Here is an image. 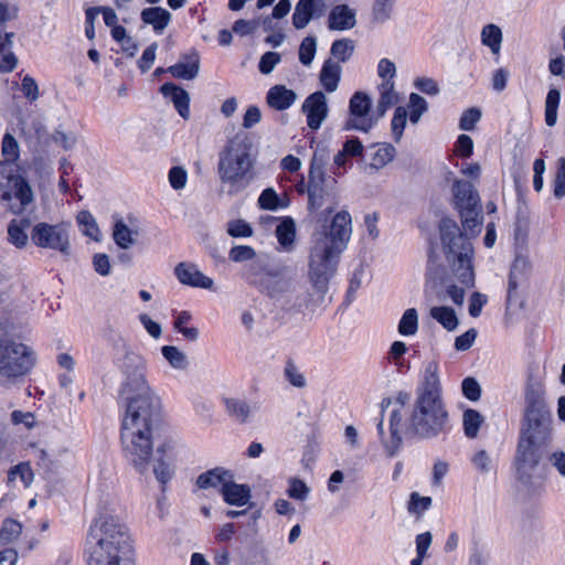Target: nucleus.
<instances>
[{
  "label": "nucleus",
  "instance_id": "c03bdc74",
  "mask_svg": "<svg viewBox=\"0 0 565 565\" xmlns=\"http://www.w3.org/2000/svg\"><path fill=\"white\" fill-rule=\"evenodd\" d=\"M2 173L7 163L17 162L20 158V147L15 138L11 134L2 137Z\"/></svg>",
  "mask_w": 565,
  "mask_h": 565
},
{
  "label": "nucleus",
  "instance_id": "9d476101",
  "mask_svg": "<svg viewBox=\"0 0 565 565\" xmlns=\"http://www.w3.org/2000/svg\"><path fill=\"white\" fill-rule=\"evenodd\" d=\"M70 227L71 225L65 222L56 224L39 222L31 230V241L39 248L53 249L70 256Z\"/></svg>",
  "mask_w": 565,
  "mask_h": 565
},
{
  "label": "nucleus",
  "instance_id": "0eeeda50",
  "mask_svg": "<svg viewBox=\"0 0 565 565\" xmlns=\"http://www.w3.org/2000/svg\"><path fill=\"white\" fill-rule=\"evenodd\" d=\"M550 443L519 438L514 466L518 480L525 487H533L535 480L543 481L547 475V457Z\"/></svg>",
  "mask_w": 565,
  "mask_h": 565
},
{
  "label": "nucleus",
  "instance_id": "5fc2aeb1",
  "mask_svg": "<svg viewBox=\"0 0 565 565\" xmlns=\"http://www.w3.org/2000/svg\"><path fill=\"white\" fill-rule=\"evenodd\" d=\"M430 497H422L417 492H412L409 495L407 510L411 514L422 515L431 507Z\"/></svg>",
  "mask_w": 565,
  "mask_h": 565
},
{
  "label": "nucleus",
  "instance_id": "de8ad7c7",
  "mask_svg": "<svg viewBox=\"0 0 565 565\" xmlns=\"http://www.w3.org/2000/svg\"><path fill=\"white\" fill-rule=\"evenodd\" d=\"M161 353L170 366L175 370H185L189 365L186 355L174 345H163Z\"/></svg>",
  "mask_w": 565,
  "mask_h": 565
},
{
  "label": "nucleus",
  "instance_id": "393cba45",
  "mask_svg": "<svg viewBox=\"0 0 565 565\" xmlns=\"http://www.w3.org/2000/svg\"><path fill=\"white\" fill-rule=\"evenodd\" d=\"M223 500L230 505L243 507L248 503L252 493L247 484H238L228 479L221 489Z\"/></svg>",
  "mask_w": 565,
  "mask_h": 565
},
{
  "label": "nucleus",
  "instance_id": "58836bf2",
  "mask_svg": "<svg viewBox=\"0 0 565 565\" xmlns=\"http://www.w3.org/2000/svg\"><path fill=\"white\" fill-rule=\"evenodd\" d=\"M471 259L472 256H463L456 259L455 275L458 281L466 287H472L475 285V273Z\"/></svg>",
  "mask_w": 565,
  "mask_h": 565
},
{
  "label": "nucleus",
  "instance_id": "f704fd0d",
  "mask_svg": "<svg viewBox=\"0 0 565 565\" xmlns=\"http://www.w3.org/2000/svg\"><path fill=\"white\" fill-rule=\"evenodd\" d=\"M257 204L262 210L278 211L286 209L289 201L281 199L273 188H266L259 194Z\"/></svg>",
  "mask_w": 565,
  "mask_h": 565
},
{
  "label": "nucleus",
  "instance_id": "603ef678",
  "mask_svg": "<svg viewBox=\"0 0 565 565\" xmlns=\"http://www.w3.org/2000/svg\"><path fill=\"white\" fill-rule=\"evenodd\" d=\"M409 120L412 124H417L420 117L427 111L428 104L424 97L416 93L409 95Z\"/></svg>",
  "mask_w": 565,
  "mask_h": 565
},
{
  "label": "nucleus",
  "instance_id": "ea45409f",
  "mask_svg": "<svg viewBox=\"0 0 565 565\" xmlns=\"http://www.w3.org/2000/svg\"><path fill=\"white\" fill-rule=\"evenodd\" d=\"M354 41L348 38L334 40L330 47V54L337 63L348 62L354 53Z\"/></svg>",
  "mask_w": 565,
  "mask_h": 565
},
{
  "label": "nucleus",
  "instance_id": "e2e57ef3",
  "mask_svg": "<svg viewBox=\"0 0 565 565\" xmlns=\"http://www.w3.org/2000/svg\"><path fill=\"white\" fill-rule=\"evenodd\" d=\"M168 179L173 190H182L186 185L188 172L180 166H174L169 170Z\"/></svg>",
  "mask_w": 565,
  "mask_h": 565
},
{
  "label": "nucleus",
  "instance_id": "0e129e2a",
  "mask_svg": "<svg viewBox=\"0 0 565 565\" xmlns=\"http://www.w3.org/2000/svg\"><path fill=\"white\" fill-rule=\"evenodd\" d=\"M380 98L379 102L388 106L390 108L395 105L398 100V96L394 90L393 81H384L380 86Z\"/></svg>",
  "mask_w": 565,
  "mask_h": 565
},
{
  "label": "nucleus",
  "instance_id": "b1692460",
  "mask_svg": "<svg viewBox=\"0 0 565 565\" xmlns=\"http://www.w3.org/2000/svg\"><path fill=\"white\" fill-rule=\"evenodd\" d=\"M159 90L164 98H169L173 103L175 110L183 119H189L190 95L184 88L168 82L161 85Z\"/></svg>",
  "mask_w": 565,
  "mask_h": 565
},
{
  "label": "nucleus",
  "instance_id": "680f3d73",
  "mask_svg": "<svg viewBox=\"0 0 565 565\" xmlns=\"http://www.w3.org/2000/svg\"><path fill=\"white\" fill-rule=\"evenodd\" d=\"M253 233V227L244 220H234L227 224V234L232 237H250Z\"/></svg>",
  "mask_w": 565,
  "mask_h": 565
},
{
  "label": "nucleus",
  "instance_id": "bb28decb",
  "mask_svg": "<svg viewBox=\"0 0 565 565\" xmlns=\"http://www.w3.org/2000/svg\"><path fill=\"white\" fill-rule=\"evenodd\" d=\"M321 4L311 0H299L292 13V25L297 30L305 29L315 17H320L321 10L318 11Z\"/></svg>",
  "mask_w": 565,
  "mask_h": 565
},
{
  "label": "nucleus",
  "instance_id": "c9c22d12",
  "mask_svg": "<svg viewBox=\"0 0 565 565\" xmlns=\"http://www.w3.org/2000/svg\"><path fill=\"white\" fill-rule=\"evenodd\" d=\"M34 475L29 462H20L8 471V486H15L19 480L23 488L33 481Z\"/></svg>",
  "mask_w": 565,
  "mask_h": 565
},
{
  "label": "nucleus",
  "instance_id": "6e6d98bb",
  "mask_svg": "<svg viewBox=\"0 0 565 565\" xmlns=\"http://www.w3.org/2000/svg\"><path fill=\"white\" fill-rule=\"evenodd\" d=\"M256 252L248 245H235L230 249L228 258L234 263L254 262Z\"/></svg>",
  "mask_w": 565,
  "mask_h": 565
},
{
  "label": "nucleus",
  "instance_id": "3c124183",
  "mask_svg": "<svg viewBox=\"0 0 565 565\" xmlns=\"http://www.w3.org/2000/svg\"><path fill=\"white\" fill-rule=\"evenodd\" d=\"M407 124V110L403 106H398L394 110V115L391 121L392 135L396 142H398L404 134V129Z\"/></svg>",
  "mask_w": 565,
  "mask_h": 565
},
{
  "label": "nucleus",
  "instance_id": "09e8293b",
  "mask_svg": "<svg viewBox=\"0 0 565 565\" xmlns=\"http://www.w3.org/2000/svg\"><path fill=\"white\" fill-rule=\"evenodd\" d=\"M317 52V39L313 35H307L299 45L298 56L302 65H311Z\"/></svg>",
  "mask_w": 565,
  "mask_h": 565
},
{
  "label": "nucleus",
  "instance_id": "4d7b16f0",
  "mask_svg": "<svg viewBox=\"0 0 565 565\" xmlns=\"http://www.w3.org/2000/svg\"><path fill=\"white\" fill-rule=\"evenodd\" d=\"M553 193L556 199L565 196V157L557 160V169L553 182Z\"/></svg>",
  "mask_w": 565,
  "mask_h": 565
},
{
  "label": "nucleus",
  "instance_id": "423d86ee",
  "mask_svg": "<svg viewBox=\"0 0 565 565\" xmlns=\"http://www.w3.org/2000/svg\"><path fill=\"white\" fill-rule=\"evenodd\" d=\"M161 416L125 415L121 423V445L126 459L145 473L153 454L152 427Z\"/></svg>",
  "mask_w": 565,
  "mask_h": 565
},
{
  "label": "nucleus",
  "instance_id": "cd10ccee",
  "mask_svg": "<svg viewBox=\"0 0 565 565\" xmlns=\"http://www.w3.org/2000/svg\"><path fill=\"white\" fill-rule=\"evenodd\" d=\"M140 19L145 24L151 25L156 33L160 34L170 23L171 13L162 7H149L141 11Z\"/></svg>",
  "mask_w": 565,
  "mask_h": 565
},
{
  "label": "nucleus",
  "instance_id": "69168bd1",
  "mask_svg": "<svg viewBox=\"0 0 565 565\" xmlns=\"http://www.w3.org/2000/svg\"><path fill=\"white\" fill-rule=\"evenodd\" d=\"M22 533V524L14 519H6L2 521V542L13 541Z\"/></svg>",
  "mask_w": 565,
  "mask_h": 565
},
{
  "label": "nucleus",
  "instance_id": "f3484780",
  "mask_svg": "<svg viewBox=\"0 0 565 565\" xmlns=\"http://www.w3.org/2000/svg\"><path fill=\"white\" fill-rule=\"evenodd\" d=\"M307 117V125L311 130H318L328 117L329 107L324 93L317 90L310 94L301 106Z\"/></svg>",
  "mask_w": 565,
  "mask_h": 565
},
{
  "label": "nucleus",
  "instance_id": "a878e982",
  "mask_svg": "<svg viewBox=\"0 0 565 565\" xmlns=\"http://www.w3.org/2000/svg\"><path fill=\"white\" fill-rule=\"evenodd\" d=\"M297 99V94L284 85L270 87L266 95L267 104L275 110H286L290 108Z\"/></svg>",
  "mask_w": 565,
  "mask_h": 565
},
{
  "label": "nucleus",
  "instance_id": "4c0bfd02",
  "mask_svg": "<svg viewBox=\"0 0 565 565\" xmlns=\"http://www.w3.org/2000/svg\"><path fill=\"white\" fill-rule=\"evenodd\" d=\"M225 408L227 414L238 423L247 422L250 415V406L247 401L242 398H225Z\"/></svg>",
  "mask_w": 565,
  "mask_h": 565
},
{
  "label": "nucleus",
  "instance_id": "72a5a7b5",
  "mask_svg": "<svg viewBox=\"0 0 565 565\" xmlns=\"http://www.w3.org/2000/svg\"><path fill=\"white\" fill-rule=\"evenodd\" d=\"M137 234L138 233L130 230L121 218L117 220L114 224V242L122 249H128L136 243L135 235Z\"/></svg>",
  "mask_w": 565,
  "mask_h": 565
},
{
  "label": "nucleus",
  "instance_id": "412c9836",
  "mask_svg": "<svg viewBox=\"0 0 565 565\" xmlns=\"http://www.w3.org/2000/svg\"><path fill=\"white\" fill-rule=\"evenodd\" d=\"M174 275L182 285L190 287L211 289L214 284L213 279L191 263H179L174 268Z\"/></svg>",
  "mask_w": 565,
  "mask_h": 565
},
{
  "label": "nucleus",
  "instance_id": "052dcab7",
  "mask_svg": "<svg viewBox=\"0 0 565 565\" xmlns=\"http://www.w3.org/2000/svg\"><path fill=\"white\" fill-rule=\"evenodd\" d=\"M481 118V111L477 107L466 109L459 120V128L463 131H471Z\"/></svg>",
  "mask_w": 565,
  "mask_h": 565
},
{
  "label": "nucleus",
  "instance_id": "774afa93",
  "mask_svg": "<svg viewBox=\"0 0 565 565\" xmlns=\"http://www.w3.org/2000/svg\"><path fill=\"white\" fill-rule=\"evenodd\" d=\"M281 61L280 54L277 52H266L262 55L259 63H258V70L262 74L267 75L273 72L275 66L279 64Z\"/></svg>",
  "mask_w": 565,
  "mask_h": 565
},
{
  "label": "nucleus",
  "instance_id": "39448f33",
  "mask_svg": "<svg viewBox=\"0 0 565 565\" xmlns=\"http://www.w3.org/2000/svg\"><path fill=\"white\" fill-rule=\"evenodd\" d=\"M256 159L253 142L246 134H236L218 154L217 173L227 193L235 195L246 189L254 179Z\"/></svg>",
  "mask_w": 565,
  "mask_h": 565
},
{
  "label": "nucleus",
  "instance_id": "49530a36",
  "mask_svg": "<svg viewBox=\"0 0 565 565\" xmlns=\"http://www.w3.org/2000/svg\"><path fill=\"white\" fill-rule=\"evenodd\" d=\"M481 41L483 45L490 47L492 53H499L502 42L501 29L495 24L486 25L481 32Z\"/></svg>",
  "mask_w": 565,
  "mask_h": 565
},
{
  "label": "nucleus",
  "instance_id": "864d4df0",
  "mask_svg": "<svg viewBox=\"0 0 565 565\" xmlns=\"http://www.w3.org/2000/svg\"><path fill=\"white\" fill-rule=\"evenodd\" d=\"M394 7V0H375L372 8V18L374 22L384 23L391 19Z\"/></svg>",
  "mask_w": 565,
  "mask_h": 565
},
{
  "label": "nucleus",
  "instance_id": "79ce46f5",
  "mask_svg": "<svg viewBox=\"0 0 565 565\" xmlns=\"http://www.w3.org/2000/svg\"><path fill=\"white\" fill-rule=\"evenodd\" d=\"M561 102V92L555 87H551L545 98V124L553 127L557 121V109Z\"/></svg>",
  "mask_w": 565,
  "mask_h": 565
},
{
  "label": "nucleus",
  "instance_id": "6e6552de",
  "mask_svg": "<svg viewBox=\"0 0 565 565\" xmlns=\"http://www.w3.org/2000/svg\"><path fill=\"white\" fill-rule=\"evenodd\" d=\"M285 271L284 266L269 264L258 258L244 266L243 278L260 292L270 298H277L285 294L290 286V279Z\"/></svg>",
  "mask_w": 565,
  "mask_h": 565
},
{
  "label": "nucleus",
  "instance_id": "8fccbe9b",
  "mask_svg": "<svg viewBox=\"0 0 565 565\" xmlns=\"http://www.w3.org/2000/svg\"><path fill=\"white\" fill-rule=\"evenodd\" d=\"M77 223L84 226V234L93 238L94 241L99 239L100 231L96 223L95 217L89 211H81L77 214Z\"/></svg>",
  "mask_w": 565,
  "mask_h": 565
},
{
  "label": "nucleus",
  "instance_id": "a19ab883",
  "mask_svg": "<svg viewBox=\"0 0 565 565\" xmlns=\"http://www.w3.org/2000/svg\"><path fill=\"white\" fill-rule=\"evenodd\" d=\"M396 149L391 143H382L377 150L373 153L370 162V169L380 170L388 164L395 158Z\"/></svg>",
  "mask_w": 565,
  "mask_h": 565
},
{
  "label": "nucleus",
  "instance_id": "2eb2a0df",
  "mask_svg": "<svg viewBox=\"0 0 565 565\" xmlns=\"http://www.w3.org/2000/svg\"><path fill=\"white\" fill-rule=\"evenodd\" d=\"M551 424L550 409L525 411L520 437L551 443Z\"/></svg>",
  "mask_w": 565,
  "mask_h": 565
},
{
  "label": "nucleus",
  "instance_id": "a18cd8bd",
  "mask_svg": "<svg viewBox=\"0 0 565 565\" xmlns=\"http://www.w3.org/2000/svg\"><path fill=\"white\" fill-rule=\"evenodd\" d=\"M525 411L548 409L544 392L539 385L530 384L525 391Z\"/></svg>",
  "mask_w": 565,
  "mask_h": 565
},
{
  "label": "nucleus",
  "instance_id": "6ab92c4d",
  "mask_svg": "<svg viewBox=\"0 0 565 565\" xmlns=\"http://www.w3.org/2000/svg\"><path fill=\"white\" fill-rule=\"evenodd\" d=\"M531 275V263L530 260L522 256L518 255L510 268L509 279H508V295L507 301L511 303L514 299L518 298V289L521 286L527 284Z\"/></svg>",
  "mask_w": 565,
  "mask_h": 565
},
{
  "label": "nucleus",
  "instance_id": "4be33fe9",
  "mask_svg": "<svg viewBox=\"0 0 565 565\" xmlns=\"http://www.w3.org/2000/svg\"><path fill=\"white\" fill-rule=\"evenodd\" d=\"M328 29L331 31H347L356 25V10L349 4L333 6L327 19Z\"/></svg>",
  "mask_w": 565,
  "mask_h": 565
},
{
  "label": "nucleus",
  "instance_id": "f03ea898",
  "mask_svg": "<svg viewBox=\"0 0 565 565\" xmlns=\"http://www.w3.org/2000/svg\"><path fill=\"white\" fill-rule=\"evenodd\" d=\"M438 369V363L434 361L425 366L415 402L403 424L404 433L409 438L445 439L452 430L449 412L441 395Z\"/></svg>",
  "mask_w": 565,
  "mask_h": 565
},
{
  "label": "nucleus",
  "instance_id": "aec40b11",
  "mask_svg": "<svg viewBox=\"0 0 565 565\" xmlns=\"http://www.w3.org/2000/svg\"><path fill=\"white\" fill-rule=\"evenodd\" d=\"M454 204L458 212L480 207V196L473 184L467 180H455L452 184Z\"/></svg>",
  "mask_w": 565,
  "mask_h": 565
},
{
  "label": "nucleus",
  "instance_id": "37998d69",
  "mask_svg": "<svg viewBox=\"0 0 565 565\" xmlns=\"http://www.w3.org/2000/svg\"><path fill=\"white\" fill-rule=\"evenodd\" d=\"M418 330V313L415 308H409L404 311L397 326V331L403 337H411L416 334Z\"/></svg>",
  "mask_w": 565,
  "mask_h": 565
},
{
  "label": "nucleus",
  "instance_id": "4468645a",
  "mask_svg": "<svg viewBox=\"0 0 565 565\" xmlns=\"http://www.w3.org/2000/svg\"><path fill=\"white\" fill-rule=\"evenodd\" d=\"M371 108V97L364 92H355L349 100V116L342 129L369 132L377 121V118L370 116Z\"/></svg>",
  "mask_w": 565,
  "mask_h": 565
},
{
  "label": "nucleus",
  "instance_id": "13d9d810",
  "mask_svg": "<svg viewBox=\"0 0 565 565\" xmlns=\"http://www.w3.org/2000/svg\"><path fill=\"white\" fill-rule=\"evenodd\" d=\"M329 162V152L324 148L315 150L310 161L309 173H326V166Z\"/></svg>",
  "mask_w": 565,
  "mask_h": 565
},
{
  "label": "nucleus",
  "instance_id": "9b49d317",
  "mask_svg": "<svg viewBox=\"0 0 565 565\" xmlns=\"http://www.w3.org/2000/svg\"><path fill=\"white\" fill-rule=\"evenodd\" d=\"M409 396L405 392H399L394 399L395 407L392 409L388 418L390 423V435L386 436L383 429V419H379L376 424L377 435L381 444L391 458L395 457L402 447L403 438L401 435V428L403 427V415L402 409L408 402Z\"/></svg>",
  "mask_w": 565,
  "mask_h": 565
},
{
  "label": "nucleus",
  "instance_id": "c85d7f7f",
  "mask_svg": "<svg viewBox=\"0 0 565 565\" xmlns=\"http://www.w3.org/2000/svg\"><path fill=\"white\" fill-rule=\"evenodd\" d=\"M228 479H233V473L230 470H226L222 467H215L201 473L196 478L195 483L199 489L205 490L210 488H220L221 490L223 484L226 483Z\"/></svg>",
  "mask_w": 565,
  "mask_h": 565
},
{
  "label": "nucleus",
  "instance_id": "7c9ffc66",
  "mask_svg": "<svg viewBox=\"0 0 565 565\" xmlns=\"http://www.w3.org/2000/svg\"><path fill=\"white\" fill-rule=\"evenodd\" d=\"M462 227L465 230L463 234H467L468 237H476L481 232L482 226V209L472 207L466 209L459 212Z\"/></svg>",
  "mask_w": 565,
  "mask_h": 565
},
{
  "label": "nucleus",
  "instance_id": "338daca9",
  "mask_svg": "<svg viewBox=\"0 0 565 565\" xmlns=\"http://www.w3.org/2000/svg\"><path fill=\"white\" fill-rule=\"evenodd\" d=\"M286 380L295 387H303L306 385V379L302 373L299 372L296 364L288 360L284 370Z\"/></svg>",
  "mask_w": 565,
  "mask_h": 565
},
{
  "label": "nucleus",
  "instance_id": "ddd939ff",
  "mask_svg": "<svg viewBox=\"0 0 565 565\" xmlns=\"http://www.w3.org/2000/svg\"><path fill=\"white\" fill-rule=\"evenodd\" d=\"M15 167V173H9L6 177L2 201L15 200L17 203L10 205V210L13 214H21L34 201V193L30 182L24 177V171L20 166L17 164Z\"/></svg>",
  "mask_w": 565,
  "mask_h": 565
},
{
  "label": "nucleus",
  "instance_id": "1a4fd4ad",
  "mask_svg": "<svg viewBox=\"0 0 565 565\" xmlns=\"http://www.w3.org/2000/svg\"><path fill=\"white\" fill-rule=\"evenodd\" d=\"M10 329H14L8 321L2 322V377L7 381L24 377L34 366L35 355L31 348L8 339Z\"/></svg>",
  "mask_w": 565,
  "mask_h": 565
},
{
  "label": "nucleus",
  "instance_id": "f257e3e1",
  "mask_svg": "<svg viewBox=\"0 0 565 565\" xmlns=\"http://www.w3.org/2000/svg\"><path fill=\"white\" fill-rule=\"evenodd\" d=\"M352 234V217L348 211L333 214L328 207L316 215L311 234L309 280L317 295L316 307L326 308L329 282L337 271L340 255L347 249Z\"/></svg>",
  "mask_w": 565,
  "mask_h": 565
},
{
  "label": "nucleus",
  "instance_id": "473e14b6",
  "mask_svg": "<svg viewBox=\"0 0 565 565\" xmlns=\"http://www.w3.org/2000/svg\"><path fill=\"white\" fill-rule=\"evenodd\" d=\"M429 313L447 331L456 330L459 324V319L451 307L436 306L430 309Z\"/></svg>",
  "mask_w": 565,
  "mask_h": 565
},
{
  "label": "nucleus",
  "instance_id": "20e7f679",
  "mask_svg": "<svg viewBox=\"0 0 565 565\" xmlns=\"http://www.w3.org/2000/svg\"><path fill=\"white\" fill-rule=\"evenodd\" d=\"M124 380L118 391L119 401L126 407L125 415L161 416V403L146 380V362L128 351L118 364Z\"/></svg>",
  "mask_w": 565,
  "mask_h": 565
},
{
  "label": "nucleus",
  "instance_id": "5701e85b",
  "mask_svg": "<svg viewBox=\"0 0 565 565\" xmlns=\"http://www.w3.org/2000/svg\"><path fill=\"white\" fill-rule=\"evenodd\" d=\"M174 78L192 81L200 72V55L196 50L192 49L190 52L180 56V61L167 68Z\"/></svg>",
  "mask_w": 565,
  "mask_h": 565
},
{
  "label": "nucleus",
  "instance_id": "bf43d9fd",
  "mask_svg": "<svg viewBox=\"0 0 565 565\" xmlns=\"http://www.w3.org/2000/svg\"><path fill=\"white\" fill-rule=\"evenodd\" d=\"M462 395L471 401L477 402L481 397V386L475 377L468 376L461 382Z\"/></svg>",
  "mask_w": 565,
  "mask_h": 565
},
{
  "label": "nucleus",
  "instance_id": "dca6fc26",
  "mask_svg": "<svg viewBox=\"0 0 565 565\" xmlns=\"http://www.w3.org/2000/svg\"><path fill=\"white\" fill-rule=\"evenodd\" d=\"M337 180L327 173H309L307 182L308 210L312 213L320 209L324 198L333 192Z\"/></svg>",
  "mask_w": 565,
  "mask_h": 565
},
{
  "label": "nucleus",
  "instance_id": "f8f14e48",
  "mask_svg": "<svg viewBox=\"0 0 565 565\" xmlns=\"http://www.w3.org/2000/svg\"><path fill=\"white\" fill-rule=\"evenodd\" d=\"M439 233L443 248L448 260H455L463 256H473V247L470 237L460 231L454 220L443 217L439 222Z\"/></svg>",
  "mask_w": 565,
  "mask_h": 565
},
{
  "label": "nucleus",
  "instance_id": "a211bd4d",
  "mask_svg": "<svg viewBox=\"0 0 565 565\" xmlns=\"http://www.w3.org/2000/svg\"><path fill=\"white\" fill-rule=\"evenodd\" d=\"M175 440L168 438L157 447L153 473L156 479L162 484H167L172 478V470L170 468L173 460L175 448Z\"/></svg>",
  "mask_w": 565,
  "mask_h": 565
},
{
  "label": "nucleus",
  "instance_id": "2f4dec72",
  "mask_svg": "<svg viewBox=\"0 0 565 565\" xmlns=\"http://www.w3.org/2000/svg\"><path fill=\"white\" fill-rule=\"evenodd\" d=\"M276 237L284 250H290L296 238V224L292 217L285 216L276 227Z\"/></svg>",
  "mask_w": 565,
  "mask_h": 565
},
{
  "label": "nucleus",
  "instance_id": "7ed1b4c3",
  "mask_svg": "<svg viewBox=\"0 0 565 565\" xmlns=\"http://www.w3.org/2000/svg\"><path fill=\"white\" fill-rule=\"evenodd\" d=\"M87 565H135L129 530L117 516L100 514L89 525Z\"/></svg>",
  "mask_w": 565,
  "mask_h": 565
},
{
  "label": "nucleus",
  "instance_id": "c756f323",
  "mask_svg": "<svg viewBox=\"0 0 565 565\" xmlns=\"http://www.w3.org/2000/svg\"><path fill=\"white\" fill-rule=\"evenodd\" d=\"M341 72L342 68L340 64L334 62L332 58H328L323 62L319 79L326 92L333 93L337 90L341 78Z\"/></svg>",
  "mask_w": 565,
  "mask_h": 565
},
{
  "label": "nucleus",
  "instance_id": "e433bc0d",
  "mask_svg": "<svg viewBox=\"0 0 565 565\" xmlns=\"http://www.w3.org/2000/svg\"><path fill=\"white\" fill-rule=\"evenodd\" d=\"M483 423V416L473 408H467L462 414V427L465 436L473 439L478 436Z\"/></svg>",
  "mask_w": 565,
  "mask_h": 565
}]
</instances>
